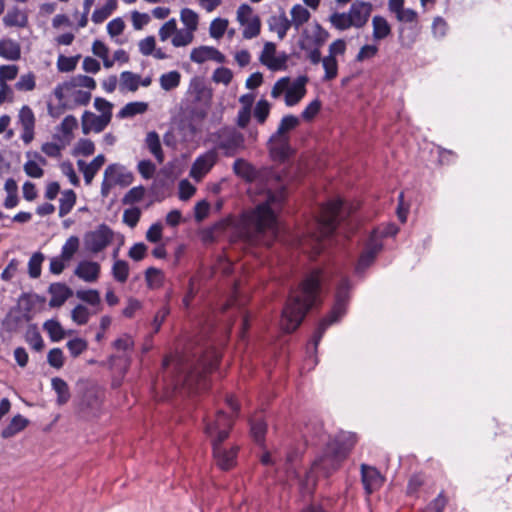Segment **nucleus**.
Here are the masks:
<instances>
[{"instance_id": "nucleus-12", "label": "nucleus", "mask_w": 512, "mask_h": 512, "mask_svg": "<svg viewBox=\"0 0 512 512\" xmlns=\"http://www.w3.org/2000/svg\"><path fill=\"white\" fill-rule=\"evenodd\" d=\"M217 161L218 153L215 149H211L198 156L190 169V177L196 181H200L213 168Z\"/></svg>"}, {"instance_id": "nucleus-30", "label": "nucleus", "mask_w": 512, "mask_h": 512, "mask_svg": "<svg viewBox=\"0 0 512 512\" xmlns=\"http://www.w3.org/2000/svg\"><path fill=\"white\" fill-rule=\"evenodd\" d=\"M233 171L238 177L246 181H253L256 177L254 167L242 158H238L234 161Z\"/></svg>"}, {"instance_id": "nucleus-15", "label": "nucleus", "mask_w": 512, "mask_h": 512, "mask_svg": "<svg viewBox=\"0 0 512 512\" xmlns=\"http://www.w3.org/2000/svg\"><path fill=\"white\" fill-rule=\"evenodd\" d=\"M111 114L96 115L90 111H85L82 115V132L88 135L91 131L95 133L102 132L110 123Z\"/></svg>"}, {"instance_id": "nucleus-9", "label": "nucleus", "mask_w": 512, "mask_h": 512, "mask_svg": "<svg viewBox=\"0 0 512 512\" xmlns=\"http://www.w3.org/2000/svg\"><path fill=\"white\" fill-rule=\"evenodd\" d=\"M214 137V149L222 151L226 157H233L244 149V136L234 128L221 129Z\"/></svg>"}, {"instance_id": "nucleus-29", "label": "nucleus", "mask_w": 512, "mask_h": 512, "mask_svg": "<svg viewBox=\"0 0 512 512\" xmlns=\"http://www.w3.org/2000/svg\"><path fill=\"white\" fill-rule=\"evenodd\" d=\"M140 86V75L131 71H123L120 74L119 89L121 92H135Z\"/></svg>"}, {"instance_id": "nucleus-18", "label": "nucleus", "mask_w": 512, "mask_h": 512, "mask_svg": "<svg viewBox=\"0 0 512 512\" xmlns=\"http://www.w3.org/2000/svg\"><path fill=\"white\" fill-rule=\"evenodd\" d=\"M19 122L22 126L21 139L29 144L34 139L35 116L32 109L24 105L19 112Z\"/></svg>"}, {"instance_id": "nucleus-36", "label": "nucleus", "mask_w": 512, "mask_h": 512, "mask_svg": "<svg viewBox=\"0 0 512 512\" xmlns=\"http://www.w3.org/2000/svg\"><path fill=\"white\" fill-rule=\"evenodd\" d=\"M165 276L160 269L149 267L145 271V280L150 289H157L163 286Z\"/></svg>"}, {"instance_id": "nucleus-37", "label": "nucleus", "mask_w": 512, "mask_h": 512, "mask_svg": "<svg viewBox=\"0 0 512 512\" xmlns=\"http://www.w3.org/2000/svg\"><path fill=\"white\" fill-rule=\"evenodd\" d=\"M117 8V0H107L106 4L96 9L92 14V21L96 24L104 22Z\"/></svg>"}, {"instance_id": "nucleus-20", "label": "nucleus", "mask_w": 512, "mask_h": 512, "mask_svg": "<svg viewBox=\"0 0 512 512\" xmlns=\"http://www.w3.org/2000/svg\"><path fill=\"white\" fill-rule=\"evenodd\" d=\"M308 79L305 76L298 77L293 84L288 88L285 93V103L287 106H294L300 102V100L306 94L305 85Z\"/></svg>"}, {"instance_id": "nucleus-2", "label": "nucleus", "mask_w": 512, "mask_h": 512, "mask_svg": "<svg viewBox=\"0 0 512 512\" xmlns=\"http://www.w3.org/2000/svg\"><path fill=\"white\" fill-rule=\"evenodd\" d=\"M302 435L307 445L325 443L322 455L314 461L311 469V473H321L324 476H329L338 469L356 443L355 435L346 432L327 440L323 425L318 421L306 424Z\"/></svg>"}, {"instance_id": "nucleus-33", "label": "nucleus", "mask_w": 512, "mask_h": 512, "mask_svg": "<svg viewBox=\"0 0 512 512\" xmlns=\"http://www.w3.org/2000/svg\"><path fill=\"white\" fill-rule=\"evenodd\" d=\"M59 202V217H64L73 209L76 203V193L71 189L64 190Z\"/></svg>"}, {"instance_id": "nucleus-49", "label": "nucleus", "mask_w": 512, "mask_h": 512, "mask_svg": "<svg viewBox=\"0 0 512 512\" xmlns=\"http://www.w3.org/2000/svg\"><path fill=\"white\" fill-rule=\"evenodd\" d=\"M146 190L140 185L131 188L123 197L122 203L124 205H133L139 201H141L145 196Z\"/></svg>"}, {"instance_id": "nucleus-52", "label": "nucleus", "mask_w": 512, "mask_h": 512, "mask_svg": "<svg viewBox=\"0 0 512 512\" xmlns=\"http://www.w3.org/2000/svg\"><path fill=\"white\" fill-rule=\"evenodd\" d=\"M194 39V32L190 30H178L172 38V44L174 47H185L192 43Z\"/></svg>"}, {"instance_id": "nucleus-23", "label": "nucleus", "mask_w": 512, "mask_h": 512, "mask_svg": "<svg viewBox=\"0 0 512 512\" xmlns=\"http://www.w3.org/2000/svg\"><path fill=\"white\" fill-rule=\"evenodd\" d=\"M104 163L105 157L102 154L96 156L90 164H86L83 160L77 161L78 168L83 173L84 180L87 185L91 184L93 178Z\"/></svg>"}, {"instance_id": "nucleus-40", "label": "nucleus", "mask_w": 512, "mask_h": 512, "mask_svg": "<svg viewBox=\"0 0 512 512\" xmlns=\"http://www.w3.org/2000/svg\"><path fill=\"white\" fill-rule=\"evenodd\" d=\"M181 74L174 70L160 76V86L165 91H170L177 88L180 84Z\"/></svg>"}, {"instance_id": "nucleus-21", "label": "nucleus", "mask_w": 512, "mask_h": 512, "mask_svg": "<svg viewBox=\"0 0 512 512\" xmlns=\"http://www.w3.org/2000/svg\"><path fill=\"white\" fill-rule=\"evenodd\" d=\"M74 274L85 282H96L100 275V265L93 261H81L75 268Z\"/></svg>"}, {"instance_id": "nucleus-13", "label": "nucleus", "mask_w": 512, "mask_h": 512, "mask_svg": "<svg viewBox=\"0 0 512 512\" xmlns=\"http://www.w3.org/2000/svg\"><path fill=\"white\" fill-rule=\"evenodd\" d=\"M268 145L270 155L274 161L285 162L294 153L290 145L289 136L276 137V134H273L269 139Z\"/></svg>"}, {"instance_id": "nucleus-63", "label": "nucleus", "mask_w": 512, "mask_h": 512, "mask_svg": "<svg viewBox=\"0 0 512 512\" xmlns=\"http://www.w3.org/2000/svg\"><path fill=\"white\" fill-rule=\"evenodd\" d=\"M35 85V76L32 73H28L21 75L15 87L19 91H32Z\"/></svg>"}, {"instance_id": "nucleus-3", "label": "nucleus", "mask_w": 512, "mask_h": 512, "mask_svg": "<svg viewBox=\"0 0 512 512\" xmlns=\"http://www.w3.org/2000/svg\"><path fill=\"white\" fill-rule=\"evenodd\" d=\"M324 280V270L315 268L305 275L297 288L290 291L281 318V326L285 332L295 331L307 312L319 302Z\"/></svg>"}, {"instance_id": "nucleus-27", "label": "nucleus", "mask_w": 512, "mask_h": 512, "mask_svg": "<svg viewBox=\"0 0 512 512\" xmlns=\"http://www.w3.org/2000/svg\"><path fill=\"white\" fill-rule=\"evenodd\" d=\"M3 23L7 27L24 28L28 24V16L17 7L12 8L3 18Z\"/></svg>"}, {"instance_id": "nucleus-50", "label": "nucleus", "mask_w": 512, "mask_h": 512, "mask_svg": "<svg viewBox=\"0 0 512 512\" xmlns=\"http://www.w3.org/2000/svg\"><path fill=\"white\" fill-rule=\"evenodd\" d=\"M44 255L41 252L34 253L28 262V273L31 278H38L41 275V266Z\"/></svg>"}, {"instance_id": "nucleus-45", "label": "nucleus", "mask_w": 512, "mask_h": 512, "mask_svg": "<svg viewBox=\"0 0 512 512\" xmlns=\"http://www.w3.org/2000/svg\"><path fill=\"white\" fill-rule=\"evenodd\" d=\"M322 66L325 70L324 80L331 81L337 77L338 62L333 56H326L322 60Z\"/></svg>"}, {"instance_id": "nucleus-46", "label": "nucleus", "mask_w": 512, "mask_h": 512, "mask_svg": "<svg viewBox=\"0 0 512 512\" xmlns=\"http://www.w3.org/2000/svg\"><path fill=\"white\" fill-rule=\"evenodd\" d=\"M251 434L257 443H261L264 440L267 425L262 418L257 417L251 420Z\"/></svg>"}, {"instance_id": "nucleus-11", "label": "nucleus", "mask_w": 512, "mask_h": 512, "mask_svg": "<svg viewBox=\"0 0 512 512\" xmlns=\"http://www.w3.org/2000/svg\"><path fill=\"white\" fill-rule=\"evenodd\" d=\"M382 247L383 245L381 240L378 238L376 233H372L358 259L355 267L356 273L360 274L368 268L374 262L378 253L382 250Z\"/></svg>"}, {"instance_id": "nucleus-64", "label": "nucleus", "mask_w": 512, "mask_h": 512, "mask_svg": "<svg viewBox=\"0 0 512 512\" xmlns=\"http://www.w3.org/2000/svg\"><path fill=\"white\" fill-rule=\"evenodd\" d=\"M79 57H66L60 55L57 61V67L61 72H70L76 68Z\"/></svg>"}, {"instance_id": "nucleus-54", "label": "nucleus", "mask_w": 512, "mask_h": 512, "mask_svg": "<svg viewBox=\"0 0 512 512\" xmlns=\"http://www.w3.org/2000/svg\"><path fill=\"white\" fill-rule=\"evenodd\" d=\"M270 113V104L267 100L261 99L257 102L254 108V117L260 123L263 124L268 118Z\"/></svg>"}, {"instance_id": "nucleus-24", "label": "nucleus", "mask_w": 512, "mask_h": 512, "mask_svg": "<svg viewBox=\"0 0 512 512\" xmlns=\"http://www.w3.org/2000/svg\"><path fill=\"white\" fill-rule=\"evenodd\" d=\"M268 26L270 31L276 32L278 38L280 40H283L286 37L288 30L291 28L292 23L286 16V14L282 12L278 16H271L268 19Z\"/></svg>"}, {"instance_id": "nucleus-14", "label": "nucleus", "mask_w": 512, "mask_h": 512, "mask_svg": "<svg viewBox=\"0 0 512 512\" xmlns=\"http://www.w3.org/2000/svg\"><path fill=\"white\" fill-rule=\"evenodd\" d=\"M275 53L276 45L272 42L265 43L263 51L260 56L261 63L273 71L285 69L286 62L288 59L287 55L285 53H282L276 56Z\"/></svg>"}, {"instance_id": "nucleus-43", "label": "nucleus", "mask_w": 512, "mask_h": 512, "mask_svg": "<svg viewBox=\"0 0 512 512\" xmlns=\"http://www.w3.org/2000/svg\"><path fill=\"white\" fill-rule=\"evenodd\" d=\"M244 30L242 32L245 39H253L257 37L261 32V20L258 15H254L251 19L245 23Z\"/></svg>"}, {"instance_id": "nucleus-28", "label": "nucleus", "mask_w": 512, "mask_h": 512, "mask_svg": "<svg viewBox=\"0 0 512 512\" xmlns=\"http://www.w3.org/2000/svg\"><path fill=\"white\" fill-rule=\"evenodd\" d=\"M28 423L29 421L26 418L18 414L14 416L11 419L10 423L2 430L1 436L4 439L11 438L15 436L17 433L24 430L27 427Z\"/></svg>"}, {"instance_id": "nucleus-56", "label": "nucleus", "mask_w": 512, "mask_h": 512, "mask_svg": "<svg viewBox=\"0 0 512 512\" xmlns=\"http://www.w3.org/2000/svg\"><path fill=\"white\" fill-rule=\"evenodd\" d=\"M66 346L73 357H78L87 349L88 344L82 338H74L69 340Z\"/></svg>"}, {"instance_id": "nucleus-19", "label": "nucleus", "mask_w": 512, "mask_h": 512, "mask_svg": "<svg viewBox=\"0 0 512 512\" xmlns=\"http://www.w3.org/2000/svg\"><path fill=\"white\" fill-rule=\"evenodd\" d=\"M104 173L106 178H109L114 185L125 187L130 185L134 180L133 174L118 164L109 165Z\"/></svg>"}, {"instance_id": "nucleus-55", "label": "nucleus", "mask_w": 512, "mask_h": 512, "mask_svg": "<svg viewBox=\"0 0 512 512\" xmlns=\"http://www.w3.org/2000/svg\"><path fill=\"white\" fill-rule=\"evenodd\" d=\"M72 320L78 325H85L90 318V312L84 305H77L71 312Z\"/></svg>"}, {"instance_id": "nucleus-38", "label": "nucleus", "mask_w": 512, "mask_h": 512, "mask_svg": "<svg viewBox=\"0 0 512 512\" xmlns=\"http://www.w3.org/2000/svg\"><path fill=\"white\" fill-rule=\"evenodd\" d=\"M43 328L49 334V337L53 342H58L65 337V331L57 320H47L43 324Z\"/></svg>"}, {"instance_id": "nucleus-51", "label": "nucleus", "mask_w": 512, "mask_h": 512, "mask_svg": "<svg viewBox=\"0 0 512 512\" xmlns=\"http://www.w3.org/2000/svg\"><path fill=\"white\" fill-rule=\"evenodd\" d=\"M25 339L35 351L39 352L44 348L43 338L35 327H30L27 330Z\"/></svg>"}, {"instance_id": "nucleus-41", "label": "nucleus", "mask_w": 512, "mask_h": 512, "mask_svg": "<svg viewBox=\"0 0 512 512\" xmlns=\"http://www.w3.org/2000/svg\"><path fill=\"white\" fill-rule=\"evenodd\" d=\"M180 20L185 25L187 30L195 32L198 28L199 16L189 8H184L180 12Z\"/></svg>"}, {"instance_id": "nucleus-61", "label": "nucleus", "mask_w": 512, "mask_h": 512, "mask_svg": "<svg viewBox=\"0 0 512 512\" xmlns=\"http://www.w3.org/2000/svg\"><path fill=\"white\" fill-rule=\"evenodd\" d=\"M95 151V145L90 139H80L75 146V154L90 156Z\"/></svg>"}, {"instance_id": "nucleus-26", "label": "nucleus", "mask_w": 512, "mask_h": 512, "mask_svg": "<svg viewBox=\"0 0 512 512\" xmlns=\"http://www.w3.org/2000/svg\"><path fill=\"white\" fill-rule=\"evenodd\" d=\"M372 27H373V39L374 41H381L387 38L391 32L392 28L386 18L380 15H375L372 18Z\"/></svg>"}, {"instance_id": "nucleus-35", "label": "nucleus", "mask_w": 512, "mask_h": 512, "mask_svg": "<svg viewBox=\"0 0 512 512\" xmlns=\"http://www.w3.org/2000/svg\"><path fill=\"white\" fill-rule=\"evenodd\" d=\"M52 388L57 393V403L63 405L70 399L68 384L61 378L55 377L51 381Z\"/></svg>"}, {"instance_id": "nucleus-62", "label": "nucleus", "mask_w": 512, "mask_h": 512, "mask_svg": "<svg viewBox=\"0 0 512 512\" xmlns=\"http://www.w3.org/2000/svg\"><path fill=\"white\" fill-rule=\"evenodd\" d=\"M113 347L118 351L128 352L133 350L134 340L129 334H124L113 342Z\"/></svg>"}, {"instance_id": "nucleus-4", "label": "nucleus", "mask_w": 512, "mask_h": 512, "mask_svg": "<svg viewBox=\"0 0 512 512\" xmlns=\"http://www.w3.org/2000/svg\"><path fill=\"white\" fill-rule=\"evenodd\" d=\"M286 198L287 190L284 186L268 191L265 201L246 215L247 224L255 234L252 241L270 246L278 238L280 227L277 213L282 209Z\"/></svg>"}, {"instance_id": "nucleus-57", "label": "nucleus", "mask_w": 512, "mask_h": 512, "mask_svg": "<svg viewBox=\"0 0 512 512\" xmlns=\"http://www.w3.org/2000/svg\"><path fill=\"white\" fill-rule=\"evenodd\" d=\"M177 32V22L174 18L168 20L165 22L159 29V38L161 41H166L169 39L172 35Z\"/></svg>"}, {"instance_id": "nucleus-8", "label": "nucleus", "mask_w": 512, "mask_h": 512, "mask_svg": "<svg viewBox=\"0 0 512 512\" xmlns=\"http://www.w3.org/2000/svg\"><path fill=\"white\" fill-rule=\"evenodd\" d=\"M373 5L363 0H355L348 12H334L330 15L329 21L331 25L340 31L350 28L361 29L369 21Z\"/></svg>"}, {"instance_id": "nucleus-5", "label": "nucleus", "mask_w": 512, "mask_h": 512, "mask_svg": "<svg viewBox=\"0 0 512 512\" xmlns=\"http://www.w3.org/2000/svg\"><path fill=\"white\" fill-rule=\"evenodd\" d=\"M351 213V209L341 199H333L321 205L318 215L314 218L312 227L299 240V245L305 250L310 245L314 254H320L325 249V241L336 231L338 225Z\"/></svg>"}, {"instance_id": "nucleus-7", "label": "nucleus", "mask_w": 512, "mask_h": 512, "mask_svg": "<svg viewBox=\"0 0 512 512\" xmlns=\"http://www.w3.org/2000/svg\"><path fill=\"white\" fill-rule=\"evenodd\" d=\"M350 289V280L347 277L341 278L336 288L334 305L329 314L320 321L312 337L310 345L314 350L317 349L327 328L345 315L350 298Z\"/></svg>"}, {"instance_id": "nucleus-17", "label": "nucleus", "mask_w": 512, "mask_h": 512, "mask_svg": "<svg viewBox=\"0 0 512 512\" xmlns=\"http://www.w3.org/2000/svg\"><path fill=\"white\" fill-rule=\"evenodd\" d=\"M192 62L202 64L208 60H213L217 63H224L226 57L218 49L211 46H200L192 49L190 53Z\"/></svg>"}, {"instance_id": "nucleus-53", "label": "nucleus", "mask_w": 512, "mask_h": 512, "mask_svg": "<svg viewBox=\"0 0 512 512\" xmlns=\"http://www.w3.org/2000/svg\"><path fill=\"white\" fill-rule=\"evenodd\" d=\"M17 74L18 67L15 65L0 66V87L8 88L6 81L15 79Z\"/></svg>"}, {"instance_id": "nucleus-16", "label": "nucleus", "mask_w": 512, "mask_h": 512, "mask_svg": "<svg viewBox=\"0 0 512 512\" xmlns=\"http://www.w3.org/2000/svg\"><path fill=\"white\" fill-rule=\"evenodd\" d=\"M361 481L366 493L370 495L382 486L384 479L375 467L362 464Z\"/></svg>"}, {"instance_id": "nucleus-22", "label": "nucleus", "mask_w": 512, "mask_h": 512, "mask_svg": "<svg viewBox=\"0 0 512 512\" xmlns=\"http://www.w3.org/2000/svg\"><path fill=\"white\" fill-rule=\"evenodd\" d=\"M51 294L49 306L52 308L62 306L73 295V291L64 283H52L48 289Z\"/></svg>"}, {"instance_id": "nucleus-59", "label": "nucleus", "mask_w": 512, "mask_h": 512, "mask_svg": "<svg viewBox=\"0 0 512 512\" xmlns=\"http://www.w3.org/2000/svg\"><path fill=\"white\" fill-rule=\"evenodd\" d=\"M141 217V210L138 207L126 209L123 213V222L129 227L134 228Z\"/></svg>"}, {"instance_id": "nucleus-34", "label": "nucleus", "mask_w": 512, "mask_h": 512, "mask_svg": "<svg viewBox=\"0 0 512 512\" xmlns=\"http://www.w3.org/2000/svg\"><path fill=\"white\" fill-rule=\"evenodd\" d=\"M290 13L292 17L290 21L292 23V26H294L296 30H298L303 24L308 22L311 16L310 12L300 4L294 5Z\"/></svg>"}, {"instance_id": "nucleus-48", "label": "nucleus", "mask_w": 512, "mask_h": 512, "mask_svg": "<svg viewBox=\"0 0 512 512\" xmlns=\"http://www.w3.org/2000/svg\"><path fill=\"white\" fill-rule=\"evenodd\" d=\"M228 20L224 18L214 19L209 27V34L214 39H220L225 34L228 27Z\"/></svg>"}, {"instance_id": "nucleus-58", "label": "nucleus", "mask_w": 512, "mask_h": 512, "mask_svg": "<svg viewBox=\"0 0 512 512\" xmlns=\"http://www.w3.org/2000/svg\"><path fill=\"white\" fill-rule=\"evenodd\" d=\"M233 78V73L229 68L219 67L215 69L212 79L215 83H222L224 85L230 84Z\"/></svg>"}, {"instance_id": "nucleus-32", "label": "nucleus", "mask_w": 512, "mask_h": 512, "mask_svg": "<svg viewBox=\"0 0 512 512\" xmlns=\"http://www.w3.org/2000/svg\"><path fill=\"white\" fill-rule=\"evenodd\" d=\"M148 110L146 102H130L127 103L119 112L118 117L121 119L131 118L138 114H143Z\"/></svg>"}, {"instance_id": "nucleus-31", "label": "nucleus", "mask_w": 512, "mask_h": 512, "mask_svg": "<svg viewBox=\"0 0 512 512\" xmlns=\"http://www.w3.org/2000/svg\"><path fill=\"white\" fill-rule=\"evenodd\" d=\"M145 141L151 154H153L158 163L161 164L164 161V154L162 151L159 135L154 131L149 132Z\"/></svg>"}, {"instance_id": "nucleus-25", "label": "nucleus", "mask_w": 512, "mask_h": 512, "mask_svg": "<svg viewBox=\"0 0 512 512\" xmlns=\"http://www.w3.org/2000/svg\"><path fill=\"white\" fill-rule=\"evenodd\" d=\"M0 57L10 61L19 60L21 57L20 44L10 38L0 40Z\"/></svg>"}, {"instance_id": "nucleus-42", "label": "nucleus", "mask_w": 512, "mask_h": 512, "mask_svg": "<svg viewBox=\"0 0 512 512\" xmlns=\"http://www.w3.org/2000/svg\"><path fill=\"white\" fill-rule=\"evenodd\" d=\"M80 241L77 236H70L61 249V256L64 260H68L69 262L72 260L73 256L79 250Z\"/></svg>"}, {"instance_id": "nucleus-1", "label": "nucleus", "mask_w": 512, "mask_h": 512, "mask_svg": "<svg viewBox=\"0 0 512 512\" xmlns=\"http://www.w3.org/2000/svg\"><path fill=\"white\" fill-rule=\"evenodd\" d=\"M219 363V356L215 350L204 351L197 348L190 353H179L175 357H166L163 361L165 367L173 366L175 370V388H187L191 392L208 389V374Z\"/></svg>"}, {"instance_id": "nucleus-47", "label": "nucleus", "mask_w": 512, "mask_h": 512, "mask_svg": "<svg viewBox=\"0 0 512 512\" xmlns=\"http://www.w3.org/2000/svg\"><path fill=\"white\" fill-rule=\"evenodd\" d=\"M76 297L91 306L99 307L101 303L100 294L97 290L94 289L78 290L76 292Z\"/></svg>"}, {"instance_id": "nucleus-60", "label": "nucleus", "mask_w": 512, "mask_h": 512, "mask_svg": "<svg viewBox=\"0 0 512 512\" xmlns=\"http://www.w3.org/2000/svg\"><path fill=\"white\" fill-rule=\"evenodd\" d=\"M47 361L50 366L60 369L64 365V356L60 348H53L48 352Z\"/></svg>"}, {"instance_id": "nucleus-6", "label": "nucleus", "mask_w": 512, "mask_h": 512, "mask_svg": "<svg viewBox=\"0 0 512 512\" xmlns=\"http://www.w3.org/2000/svg\"><path fill=\"white\" fill-rule=\"evenodd\" d=\"M232 425V416L221 410L205 425V432L211 439L214 459L222 470H229L236 464L239 447L236 445L228 447L223 444L229 436Z\"/></svg>"}, {"instance_id": "nucleus-44", "label": "nucleus", "mask_w": 512, "mask_h": 512, "mask_svg": "<svg viewBox=\"0 0 512 512\" xmlns=\"http://www.w3.org/2000/svg\"><path fill=\"white\" fill-rule=\"evenodd\" d=\"M112 275L116 281L125 283L129 276V264L124 260H115Z\"/></svg>"}, {"instance_id": "nucleus-10", "label": "nucleus", "mask_w": 512, "mask_h": 512, "mask_svg": "<svg viewBox=\"0 0 512 512\" xmlns=\"http://www.w3.org/2000/svg\"><path fill=\"white\" fill-rule=\"evenodd\" d=\"M113 240V231L105 224L99 225L94 231L84 236V245L87 251L99 253L103 251Z\"/></svg>"}, {"instance_id": "nucleus-39", "label": "nucleus", "mask_w": 512, "mask_h": 512, "mask_svg": "<svg viewBox=\"0 0 512 512\" xmlns=\"http://www.w3.org/2000/svg\"><path fill=\"white\" fill-rule=\"evenodd\" d=\"M299 124L300 120L298 117L294 115H286L281 119L278 129L274 134H276V137L289 136L288 132L295 129Z\"/></svg>"}]
</instances>
